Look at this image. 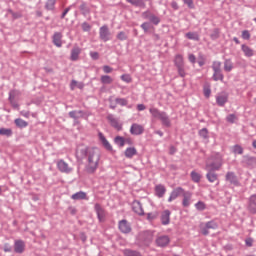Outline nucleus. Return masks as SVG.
Masks as SVG:
<instances>
[{
  "label": "nucleus",
  "mask_w": 256,
  "mask_h": 256,
  "mask_svg": "<svg viewBox=\"0 0 256 256\" xmlns=\"http://www.w3.org/2000/svg\"><path fill=\"white\" fill-rule=\"evenodd\" d=\"M177 69H178V75H180V77H185V75H187L185 73V65L178 66Z\"/></svg>",
  "instance_id": "50"
},
{
  "label": "nucleus",
  "mask_w": 256,
  "mask_h": 256,
  "mask_svg": "<svg viewBox=\"0 0 256 256\" xmlns=\"http://www.w3.org/2000/svg\"><path fill=\"white\" fill-rule=\"evenodd\" d=\"M174 63L176 67H182L183 65H185V63L183 62V55L177 54L175 56Z\"/></svg>",
  "instance_id": "31"
},
{
  "label": "nucleus",
  "mask_w": 256,
  "mask_h": 256,
  "mask_svg": "<svg viewBox=\"0 0 256 256\" xmlns=\"http://www.w3.org/2000/svg\"><path fill=\"white\" fill-rule=\"evenodd\" d=\"M170 217L171 212L169 210L164 211L161 216L162 225H169Z\"/></svg>",
  "instance_id": "22"
},
{
  "label": "nucleus",
  "mask_w": 256,
  "mask_h": 256,
  "mask_svg": "<svg viewBox=\"0 0 256 256\" xmlns=\"http://www.w3.org/2000/svg\"><path fill=\"white\" fill-rule=\"evenodd\" d=\"M63 38V35L59 32H56L53 36V43L56 45V47H61L62 42L61 39Z\"/></svg>",
  "instance_id": "25"
},
{
  "label": "nucleus",
  "mask_w": 256,
  "mask_h": 256,
  "mask_svg": "<svg viewBox=\"0 0 256 256\" xmlns=\"http://www.w3.org/2000/svg\"><path fill=\"white\" fill-rule=\"evenodd\" d=\"M242 51L246 57H253V49H251L249 46L243 44Z\"/></svg>",
  "instance_id": "30"
},
{
  "label": "nucleus",
  "mask_w": 256,
  "mask_h": 256,
  "mask_svg": "<svg viewBox=\"0 0 256 256\" xmlns=\"http://www.w3.org/2000/svg\"><path fill=\"white\" fill-rule=\"evenodd\" d=\"M218 228H219V224H217L215 220H211L205 224L200 225V232L202 233V235H209V229H218Z\"/></svg>",
  "instance_id": "4"
},
{
  "label": "nucleus",
  "mask_w": 256,
  "mask_h": 256,
  "mask_svg": "<svg viewBox=\"0 0 256 256\" xmlns=\"http://www.w3.org/2000/svg\"><path fill=\"white\" fill-rule=\"evenodd\" d=\"M147 219H148V221H153L154 219H157V215L153 214V213H149L147 215Z\"/></svg>",
  "instance_id": "59"
},
{
  "label": "nucleus",
  "mask_w": 256,
  "mask_h": 256,
  "mask_svg": "<svg viewBox=\"0 0 256 256\" xmlns=\"http://www.w3.org/2000/svg\"><path fill=\"white\" fill-rule=\"evenodd\" d=\"M242 39H245V40L251 39V34L247 30L242 31Z\"/></svg>",
  "instance_id": "54"
},
{
  "label": "nucleus",
  "mask_w": 256,
  "mask_h": 256,
  "mask_svg": "<svg viewBox=\"0 0 256 256\" xmlns=\"http://www.w3.org/2000/svg\"><path fill=\"white\" fill-rule=\"evenodd\" d=\"M121 79L124 81V83H131V81H133V78H131V75L129 74H123Z\"/></svg>",
  "instance_id": "47"
},
{
  "label": "nucleus",
  "mask_w": 256,
  "mask_h": 256,
  "mask_svg": "<svg viewBox=\"0 0 256 256\" xmlns=\"http://www.w3.org/2000/svg\"><path fill=\"white\" fill-rule=\"evenodd\" d=\"M117 39H119V41H125V40H127V34H125V32H120L117 35Z\"/></svg>",
  "instance_id": "53"
},
{
  "label": "nucleus",
  "mask_w": 256,
  "mask_h": 256,
  "mask_svg": "<svg viewBox=\"0 0 256 256\" xmlns=\"http://www.w3.org/2000/svg\"><path fill=\"white\" fill-rule=\"evenodd\" d=\"M249 211L256 213V195H252L249 200Z\"/></svg>",
  "instance_id": "28"
},
{
  "label": "nucleus",
  "mask_w": 256,
  "mask_h": 256,
  "mask_svg": "<svg viewBox=\"0 0 256 256\" xmlns=\"http://www.w3.org/2000/svg\"><path fill=\"white\" fill-rule=\"evenodd\" d=\"M98 137H99L102 145L105 147V149H107V151H113V146H111V144L109 143L107 138H105V135H103V133L99 132Z\"/></svg>",
  "instance_id": "13"
},
{
  "label": "nucleus",
  "mask_w": 256,
  "mask_h": 256,
  "mask_svg": "<svg viewBox=\"0 0 256 256\" xmlns=\"http://www.w3.org/2000/svg\"><path fill=\"white\" fill-rule=\"evenodd\" d=\"M124 155L127 159H133L137 155V148L129 147L125 150Z\"/></svg>",
  "instance_id": "20"
},
{
  "label": "nucleus",
  "mask_w": 256,
  "mask_h": 256,
  "mask_svg": "<svg viewBox=\"0 0 256 256\" xmlns=\"http://www.w3.org/2000/svg\"><path fill=\"white\" fill-rule=\"evenodd\" d=\"M226 121H228V123H235L237 121V116L235 114H229L226 117Z\"/></svg>",
  "instance_id": "48"
},
{
  "label": "nucleus",
  "mask_w": 256,
  "mask_h": 256,
  "mask_svg": "<svg viewBox=\"0 0 256 256\" xmlns=\"http://www.w3.org/2000/svg\"><path fill=\"white\" fill-rule=\"evenodd\" d=\"M0 135L11 137V135H13V130H11V128H0Z\"/></svg>",
  "instance_id": "33"
},
{
  "label": "nucleus",
  "mask_w": 256,
  "mask_h": 256,
  "mask_svg": "<svg viewBox=\"0 0 256 256\" xmlns=\"http://www.w3.org/2000/svg\"><path fill=\"white\" fill-rule=\"evenodd\" d=\"M155 193L157 197L161 198L167 193V189L162 184H158L155 186Z\"/></svg>",
  "instance_id": "21"
},
{
  "label": "nucleus",
  "mask_w": 256,
  "mask_h": 256,
  "mask_svg": "<svg viewBox=\"0 0 256 256\" xmlns=\"http://www.w3.org/2000/svg\"><path fill=\"white\" fill-rule=\"evenodd\" d=\"M209 134V132L207 131L206 128H203L199 131V135L200 137H203L204 139H207V135Z\"/></svg>",
  "instance_id": "52"
},
{
  "label": "nucleus",
  "mask_w": 256,
  "mask_h": 256,
  "mask_svg": "<svg viewBox=\"0 0 256 256\" xmlns=\"http://www.w3.org/2000/svg\"><path fill=\"white\" fill-rule=\"evenodd\" d=\"M102 69L104 73H113V68H111L110 66L105 65Z\"/></svg>",
  "instance_id": "58"
},
{
  "label": "nucleus",
  "mask_w": 256,
  "mask_h": 256,
  "mask_svg": "<svg viewBox=\"0 0 256 256\" xmlns=\"http://www.w3.org/2000/svg\"><path fill=\"white\" fill-rule=\"evenodd\" d=\"M78 89H83V87H85V85L81 82H77L76 80H72L71 84H70V89L71 91H75V88Z\"/></svg>",
  "instance_id": "32"
},
{
  "label": "nucleus",
  "mask_w": 256,
  "mask_h": 256,
  "mask_svg": "<svg viewBox=\"0 0 256 256\" xmlns=\"http://www.w3.org/2000/svg\"><path fill=\"white\" fill-rule=\"evenodd\" d=\"M114 142L118 147H125V138L121 136H116Z\"/></svg>",
  "instance_id": "35"
},
{
  "label": "nucleus",
  "mask_w": 256,
  "mask_h": 256,
  "mask_svg": "<svg viewBox=\"0 0 256 256\" xmlns=\"http://www.w3.org/2000/svg\"><path fill=\"white\" fill-rule=\"evenodd\" d=\"M14 123L16 125V127H18L19 129H25V127H27L29 125V123L21 118H17L14 120Z\"/></svg>",
  "instance_id": "27"
},
{
  "label": "nucleus",
  "mask_w": 256,
  "mask_h": 256,
  "mask_svg": "<svg viewBox=\"0 0 256 256\" xmlns=\"http://www.w3.org/2000/svg\"><path fill=\"white\" fill-rule=\"evenodd\" d=\"M204 96L207 97V99H209V97H211V89L205 87L204 88Z\"/></svg>",
  "instance_id": "57"
},
{
  "label": "nucleus",
  "mask_w": 256,
  "mask_h": 256,
  "mask_svg": "<svg viewBox=\"0 0 256 256\" xmlns=\"http://www.w3.org/2000/svg\"><path fill=\"white\" fill-rule=\"evenodd\" d=\"M188 59H189L190 63H195L197 58L195 57V55L189 54Z\"/></svg>",
  "instance_id": "62"
},
{
  "label": "nucleus",
  "mask_w": 256,
  "mask_h": 256,
  "mask_svg": "<svg viewBox=\"0 0 256 256\" xmlns=\"http://www.w3.org/2000/svg\"><path fill=\"white\" fill-rule=\"evenodd\" d=\"M185 36L187 37V39H190L192 41H199V34H197L196 32H188L185 34Z\"/></svg>",
  "instance_id": "34"
},
{
  "label": "nucleus",
  "mask_w": 256,
  "mask_h": 256,
  "mask_svg": "<svg viewBox=\"0 0 256 256\" xmlns=\"http://www.w3.org/2000/svg\"><path fill=\"white\" fill-rule=\"evenodd\" d=\"M232 70H233V62H231V60H226L224 62V71H227V73H229Z\"/></svg>",
  "instance_id": "37"
},
{
  "label": "nucleus",
  "mask_w": 256,
  "mask_h": 256,
  "mask_svg": "<svg viewBox=\"0 0 256 256\" xmlns=\"http://www.w3.org/2000/svg\"><path fill=\"white\" fill-rule=\"evenodd\" d=\"M69 116L72 119H79V117H83V111H71L69 112Z\"/></svg>",
  "instance_id": "38"
},
{
  "label": "nucleus",
  "mask_w": 256,
  "mask_h": 256,
  "mask_svg": "<svg viewBox=\"0 0 256 256\" xmlns=\"http://www.w3.org/2000/svg\"><path fill=\"white\" fill-rule=\"evenodd\" d=\"M222 165H223V158L217 155L216 157H212L207 160L206 169L207 171H217L221 169Z\"/></svg>",
  "instance_id": "3"
},
{
  "label": "nucleus",
  "mask_w": 256,
  "mask_h": 256,
  "mask_svg": "<svg viewBox=\"0 0 256 256\" xmlns=\"http://www.w3.org/2000/svg\"><path fill=\"white\" fill-rule=\"evenodd\" d=\"M145 128L141 124L134 123L130 128L131 135H143Z\"/></svg>",
  "instance_id": "10"
},
{
  "label": "nucleus",
  "mask_w": 256,
  "mask_h": 256,
  "mask_svg": "<svg viewBox=\"0 0 256 256\" xmlns=\"http://www.w3.org/2000/svg\"><path fill=\"white\" fill-rule=\"evenodd\" d=\"M100 81L103 85H111V83H113V78L109 75H102Z\"/></svg>",
  "instance_id": "29"
},
{
  "label": "nucleus",
  "mask_w": 256,
  "mask_h": 256,
  "mask_svg": "<svg viewBox=\"0 0 256 256\" xmlns=\"http://www.w3.org/2000/svg\"><path fill=\"white\" fill-rule=\"evenodd\" d=\"M155 243L157 247H167L171 243V238L167 235H160L156 238Z\"/></svg>",
  "instance_id": "5"
},
{
  "label": "nucleus",
  "mask_w": 256,
  "mask_h": 256,
  "mask_svg": "<svg viewBox=\"0 0 256 256\" xmlns=\"http://www.w3.org/2000/svg\"><path fill=\"white\" fill-rule=\"evenodd\" d=\"M19 95V91L17 90H12L9 94V101L11 103V105L15 108L19 107V104H17V102H15V97H18Z\"/></svg>",
  "instance_id": "19"
},
{
  "label": "nucleus",
  "mask_w": 256,
  "mask_h": 256,
  "mask_svg": "<svg viewBox=\"0 0 256 256\" xmlns=\"http://www.w3.org/2000/svg\"><path fill=\"white\" fill-rule=\"evenodd\" d=\"M128 3H131V5H135L136 7H145V4L142 0H126Z\"/></svg>",
  "instance_id": "42"
},
{
  "label": "nucleus",
  "mask_w": 256,
  "mask_h": 256,
  "mask_svg": "<svg viewBox=\"0 0 256 256\" xmlns=\"http://www.w3.org/2000/svg\"><path fill=\"white\" fill-rule=\"evenodd\" d=\"M247 247H253V238H248L245 240Z\"/></svg>",
  "instance_id": "60"
},
{
  "label": "nucleus",
  "mask_w": 256,
  "mask_h": 256,
  "mask_svg": "<svg viewBox=\"0 0 256 256\" xmlns=\"http://www.w3.org/2000/svg\"><path fill=\"white\" fill-rule=\"evenodd\" d=\"M15 253H23L25 251V242L23 240H16L14 242Z\"/></svg>",
  "instance_id": "15"
},
{
  "label": "nucleus",
  "mask_w": 256,
  "mask_h": 256,
  "mask_svg": "<svg viewBox=\"0 0 256 256\" xmlns=\"http://www.w3.org/2000/svg\"><path fill=\"white\" fill-rule=\"evenodd\" d=\"M213 71L220 72L221 71V62H214L212 65Z\"/></svg>",
  "instance_id": "49"
},
{
  "label": "nucleus",
  "mask_w": 256,
  "mask_h": 256,
  "mask_svg": "<svg viewBox=\"0 0 256 256\" xmlns=\"http://www.w3.org/2000/svg\"><path fill=\"white\" fill-rule=\"evenodd\" d=\"M150 114L154 119H159L165 127H171V120L169 119V116H167V113L159 111L157 108H150L149 109Z\"/></svg>",
  "instance_id": "2"
},
{
  "label": "nucleus",
  "mask_w": 256,
  "mask_h": 256,
  "mask_svg": "<svg viewBox=\"0 0 256 256\" xmlns=\"http://www.w3.org/2000/svg\"><path fill=\"white\" fill-rule=\"evenodd\" d=\"M206 177L210 183H215V181H217V174L213 172H208Z\"/></svg>",
  "instance_id": "40"
},
{
  "label": "nucleus",
  "mask_w": 256,
  "mask_h": 256,
  "mask_svg": "<svg viewBox=\"0 0 256 256\" xmlns=\"http://www.w3.org/2000/svg\"><path fill=\"white\" fill-rule=\"evenodd\" d=\"M141 28L145 33H147V31L151 29V24L149 22H144L143 24H141Z\"/></svg>",
  "instance_id": "51"
},
{
  "label": "nucleus",
  "mask_w": 256,
  "mask_h": 256,
  "mask_svg": "<svg viewBox=\"0 0 256 256\" xmlns=\"http://www.w3.org/2000/svg\"><path fill=\"white\" fill-rule=\"evenodd\" d=\"M183 2L189 7V9H193L195 7L193 5V0H183Z\"/></svg>",
  "instance_id": "55"
},
{
  "label": "nucleus",
  "mask_w": 256,
  "mask_h": 256,
  "mask_svg": "<svg viewBox=\"0 0 256 256\" xmlns=\"http://www.w3.org/2000/svg\"><path fill=\"white\" fill-rule=\"evenodd\" d=\"M195 207L198 211H205V209L207 208V206L202 201H199L198 203H196Z\"/></svg>",
  "instance_id": "45"
},
{
  "label": "nucleus",
  "mask_w": 256,
  "mask_h": 256,
  "mask_svg": "<svg viewBox=\"0 0 256 256\" xmlns=\"http://www.w3.org/2000/svg\"><path fill=\"white\" fill-rule=\"evenodd\" d=\"M79 55H81V48L79 47L73 48L70 56L71 61H77V59H79Z\"/></svg>",
  "instance_id": "23"
},
{
  "label": "nucleus",
  "mask_w": 256,
  "mask_h": 256,
  "mask_svg": "<svg viewBox=\"0 0 256 256\" xmlns=\"http://www.w3.org/2000/svg\"><path fill=\"white\" fill-rule=\"evenodd\" d=\"M143 17L144 19H148L154 25H159V23H161V20L159 19V17L155 16L150 12H144Z\"/></svg>",
  "instance_id": "12"
},
{
  "label": "nucleus",
  "mask_w": 256,
  "mask_h": 256,
  "mask_svg": "<svg viewBox=\"0 0 256 256\" xmlns=\"http://www.w3.org/2000/svg\"><path fill=\"white\" fill-rule=\"evenodd\" d=\"M132 209L134 213H136L137 215H144L143 206L141 205V202L134 201L132 203Z\"/></svg>",
  "instance_id": "17"
},
{
  "label": "nucleus",
  "mask_w": 256,
  "mask_h": 256,
  "mask_svg": "<svg viewBox=\"0 0 256 256\" xmlns=\"http://www.w3.org/2000/svg\"><path fill=\"white\" fill-rule=\"evenodd\" d=\"M100 39H102V41H109V35H111V33L109 32V27L107 26H102L100 28Z\"/></svg>",
  "instance_id": "14"
},
{
  "label": "nucleus",
  "mask_w": 256,
  "mask_h": 256,
  "mask_svg": "<svg viewBox=\"0 0 256 256\" xmlns=\"http://www.w3.org/2000/svg\"><path fill=\"white\" fill-rule=\"evenodd\" d=\"M94 209H95L96 215L98 217V220L100 221V223H103L105 221V217H106L105 209H103V207L99 203H96L94 205Z\"/></svg>",
  "instance_id": "6"
},
{
  "label": "nucleus",
  "mask_w": 256,
  "mask_h": 256,
  "mask_svg": "<svg viewBox=\"0 0 256 256\" xmlns=\"http://www.w3.org/2000/svg\"><path fill=\"white\" fill-rule=\"evenodd\" d=\"M57 167L58 170L61 171V173H71V171H73V169L69 167V164H67V162H65L64 160H59L57 162Z\"/></svg>",
  "instance_id": "9"
},
{
  "label": "nucleus",
  "mask_w": 256,
  "mask_h": 256,
  "mask_svg": "<svg viewBox=\"0 0 256 256\" xmlns=\"http://www.w3.org/2000/svg\"><path fill=\"white\" fill-rule=\"evenodd\" d=\"M115 103L117 105H121V107H125L128 105L129 101H127V99H125V98H116Z\"/></svg>",
  "instance_id": "41"
},
{
  "label": "nucleus",
  "mask_w": 256,
  "mask_h": 256,
  "mask_svg": "<svg viewBox=\"0 0 256 256\" xmlns=\"http://www.w3.org/2000/svg\"><path fill=\"white\" fill-rule=\"evenodd\" d=\"M228 96L226 94H222L216 97V102L220 107H223L225 103H227Z\"/></svg>",
  "instance_id": "26"
},
{
  "label": "nucleus",
  "mask_w": 256,
  "mask_h": 256,
  "mask_svg": "<svg viewBox=\"0 0 256 256\" xmlns=\"http://www.w3.org/2000/svg\"><path fill=\"white\" fill-rule=\"evenodd\" d=\"M183 193H185V189L181 188V187H177L175 188L169 198H168V202L171 203L173 201H175V199H177V197H181V195H183Z\"/></svg>",
  "instance_id": "7"
},
{
  "label": "nucleus",
  "mask_w": 256,
  "mask_h": 256,
  "mask_svg": "<svg viewBox=\"0 0 256 256\" xmlns=\"http://www.w3.org/2000/svg\"><path fill=\"white\" fill-rule=\"evenodd\" d=\"M124 255L125 256H141L139 252L133 251V250H124Z\"/></svg>",
  "instance_id": "44"
},
{
  "label": "nucleus",
  "mask_w": 256,
  "mask_h": 256,
  "mask_svg": "<svg viewBox=\"0 0 256 256\" xmlns=\"http://www.w3.org/2000/svg\"><path fill=\"white\" fill-rule=\"evenodd\" d=\"M226 181H229V183L235 185L236 187L239 186V180L237 179V176L233 172H228L226 174Z\"/></svg>",
  "instance_id": "16"
},
{
  "label": "nucleus",
  "mask_w": 256,
  "mask_h": 256,
  "mask_svg": "<svg viewBox=\"0 0 256 256\" xmlns=\"http://www.w3.org/2000/svg\"><path fill=\"white\" fill-rule=\"evenodd\" d=\"M137 109H138V111H145L146 107L143 104H138Z\"/></svg>",
  "instance_id": "64"
},
{
  "label": "nucleus",
  "mask_w": 256,
  "mask_h": 256,
  "mask_svg": "<svg viewBox=\"0 0 256 256\" xmlns=\"http://www.w3.org/2000/svg\"><path fill=\"white\" fill-rule=\"evenodd\" d=\"M4 251H5V253H11V245L5 244L4 245Z\"/></svg>",
  "instance_id": "63"
},
{
  "label": "nucleus",
  "mask_w": 256,
  "mask_h": 256,
  "mask_svg": "<svg viewBox=\"0 0 256 256\" xmlns=\"http://www.w3.org/2000/svg\"><path fill=\"white\" fill-rule=\"evenodd\" d=\"M182 196H183V201H182L183 207H189V205H191V197L193 196V194L191 192L184 191Z\"/></svg>",
  "instance_id": "18"
},
{
  "label": "nucleus",
  "mask_w": 256,
  "mask_h": 256,
  "mask_svg": "<svg viewBox=\"0 0 256 256\" xmlns=\"http://www.w3.org/2000/svg\"><path fill=\"white\" fill-rule=\"evenodd\" d=\"M71 199H73L74 201L87 199V193H85L83 191L77 192L71 196Z\"/></svg>",
  "instance_id": "24"
},
{
  "label": "nucleus",
  "mask_w": 256,
  "mask_h": 256,
  "mask_svg": "<svg viewBox=\"0 0 256 256\" xmlns=\"http://www.w3.org/2000/svg\"><path fill=\"white\" fill-rule=\"evenodd\" d=\"M90 57H92V59H94V60H97V59H99V53L90 52Z\"/></svg>",
  "instance_id": "61"
},
{
  "label": "nucleus",
  "mask_w": 256,
  "mask_h": 256,
  "mask_svg": "<svg viewBox=\"0 0 256 256\" xmlns=\"http://www.w3.org/2000/svg\"><path fill=\"white\" fill-rule=\"evenodd\" d=\"M82 29H83V31H91V25H89V23H87V22H84L82 24Z\"/></svg>",
  "instance_id": "56"
},
{
  "label": "nucleus",
  "mask_w": 256,
  "mask_h": 256,
  "mask_svg": "<svg viewBox=\"0 0 256 256\" xmlns=\"http://www.w3.org/2000/svg\"><path fill=\"white\" fill-rule=\"evenodd\" d=\"M213 79H214V81H223V79H224L223 73H221V71L214 72Z\"/></svg>",
  "instance_id": "43"
},
{
  "label": "nucleus",
  "mask_w": 256,
  "mask_h": 256,
  "mask_svg": "<svg viewBox=\"0 0 256 256\" xmlns=\"http://www.w3.org/2000/svg\"><path fill=\"white\" fill-rule=\"evenodd\" d=\"M233 153H235V155H243V148L239 145H236L233 147Z\"/></svg>",
  "instance_id": "46"
},
{
  "label": "nucleus",
  "mask_w": 256,
  "mask_h": 256,
  "mask_svg": "<svg viewBox=\"0 0 256 256\" xmlns=\"http://www.w3.org/2000/svg\"><path fill=\"white\" fill-rule=\"evenodd\" d=\"M55 3H57V0H47L46 9H48V11H53V9H55Z\"/></svg>",
  "instance_id": "39"
},
{
  "label": "nucleus",
  "mask_w": 256,
  "mask_h": 256,
  "mask_svg": "<svg viewBox=\"0 0 256 256\" xmlns=\"http://www.w3.org/2000/svg\"><path fill=\"white\" fill-rule=\"evenodd\" d=\"M107 120L109 121L110 125L114 127V129H116L117 131H121V129H123V126L121 125V123H119V120H117V118H115V116H113L112 114L107 116Z\"/></svg>",
  "instance_id": "8"
},
{
  "label": "nucleus",
  "mask_w": 256,
  "mask_h": 256,
  "mask_svg": "<svg viewBox=\"0 0 256 256\" xmlns=\"http://www.w3.org/2000/svg\"><path fill=\"white\" fill-rule=\"evenodd\" d=\"M190 175L194 183H199V181H201V174L197 173L196 171H192Z\"/></svg>",
  "instance_id": "36"
},
{
  "label": "nucleus",
  "mask_w": 256,
  "mask_h": 256,
  "mask_svg": "<svg viewBox=\"0 0 256 256\" xmlns=\"http://www.w3.org/2000/svg\"><path fill=\"white\" fill-rule=\"evenodd\" d=\"M77 157L86 159L85 171L93 174L99 169V161L101 160V153L97 148H89L86 145H79L76 150Z\"/></svg>",
  "instance_id": "1"
},
{
  "label": "nucleus",
  "mask_w": 256,
  "mask_h": 256,
  "mask_svg": "<svg viewBox=\"0 0 256 256\" xmlns=\"http://www.w3.org/2000/svg\"><path fill=\"white\" fill-rule=\"evenodd\" d=\"M118 227L121 233H131V224L127 220H121Z\"/></svg>",
  "instance_id": "11"
}]
</instances>
